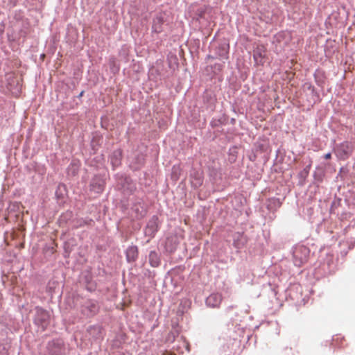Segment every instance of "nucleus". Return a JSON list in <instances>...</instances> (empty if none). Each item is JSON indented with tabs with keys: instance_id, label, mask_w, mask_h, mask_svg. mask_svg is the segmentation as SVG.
Returning <instances> with one entry per match:
<instances>
[{
	"instance_id": "nucleus-1",
	"label": "nucleus",
	"mask_w": 355,
	"mask_h": 355,
	"mask_svg": "<svg viewBox=\"0 0 355 355\" xmlns=\"http://www.w3.org/2000/svg\"><path fill=\"white\" fill-rule=\"evenodd\" d=\"M309 253V249L304 245L296 247L293 252L294 264L298 267L302 266L307 261Z\"/></svg>"
},
{
	"instance_id": "nucleus-2",
	"label": "nucleus",
	"mask_w": 355,
	"mask_h": 355,
	"mask_svg": "<svg viewBox=\"0 0 355 355\" xmlns=\"http://www.w3.org/2000/svg\"><path fill=\"white\" fill-rule=\"evenodd\" d=\"M35 322L42 331L45 330L49 323V313L42 308L37 307Z\"/></svg>"
},
{
	"instance_id": "nucleus-3",
	"label": "nucleus",
	"mask_w": 355,
	"mask_h": 355,
	"mask_svg": "<svg viewBox=\"0 0 355 355\" xmlns=\"http://www.w3.org/2000/svg\"><path fill=\"white\" fill-rule=\"evenodd\" d=\"M353 149L354 146L351 142L344 141L336 147L335 151L340 159H345L352 154Z\"/></svg>"
},
{
	"instance_id": "nucleus-4",
	"label": "nucleus",
	"mask_w": 355,
	"mask_h": 355,
	"mask_svg": "<svg viewBox=\"0 0 355 355\" xmlns=\"http://www.w3.org/2000/svg\"><path fill=\"white\" fill-rule=\"evenodd\" d=\"M98 309V305L95 301L87 300L83 304L81 311L86 316L91 317L96 314Z\"/></svg>"
},
{
	"instance_id": "nucleus-5",
	"label": "nucleus",
	"mask_w": 355,
	"mask_h": 355,
	"mask_svg": "<svg viewBox=\"0 0 355 355\" xmlns=\"http://www.w3.org/2000/svg\"><path fill=\"white\" fill-rule=\"evenodd\" d=\"M48 350L51 355H64L65 347L60 340H53L48 344Z\"/></svg>"
},
{
	"instance_id": "nucleus-6",
	"label": "nucleus",
	"mask_w": 355,
	"mask_h": 355,
	"mask_svg": "<svg viewBox=\"0 0 355 355\" xmlns=\"http://www.w3.org/2000/svg\"><path fill=\"white\" fill-rule=\"evenodd\" d=\"M104 184V180L101 177L95 176L90 184L91 190L96 193H100L103 191Z\"/></svg>"
},
{
	"instance_id": "nucleus-7",
	"label": "nucleus",
	"mask_w": 355,
	"mask_h": 355,
	"mask_svg": "<svg viewBox=\"0 0 355 355\" xmlns=\"http://www.w3.org/2000/svg\"><path fill=\"white\" fill-rule=\"evenodd\" d=\"M158 228V218L153 216L148 223L145 230V234L148 236H153L155 233L157 231Z\"/></svg>"
},
{
	"instance_id": "nucleus-8",
	"label": "nucleus",
	"mask_w": 355,
	"mask_h": 355,
	"mask_svg": "<svg viewBox=\"0 0 355 355\" xmlns=\"http://www.w3.org/2000/svg\"><path fill=\"white\" fill-rule=\"evenodd\" d=\"M222 301V295L219 293H214L210 295L206 300V303L211 307L218 306Z\"/></svg>"
},
{
	"instance_id": "nucleus-9",
	"label": "nucleus",
	"mask_w": 355,
	"mask_h": 355,
	"mask_svg": "<svg viewBox=\"0 0 355 355\" xmlns=\"http://www.w3.org/2000/svg\"><path fill=\"white\" fill-rule=\"evenodd\" d=\"M138 255V250L136 246H130L126 251V257L128 261H134Z\"/></svg>"
},
{
	"instance_id": "nucleus-10",
	"label": "nucleus",
	"mask_w": 355,
	"mask_h": 355,
	"mask_svg": "<svg viewBox=\"0 0 355 355\" xmlns=\"http://www.w3.org/2000/svg\"><path fill=\"white\" fill-rule=\"evenodd\" d=\"M122 153L121 150H114L111 156V163L113 166H118L121 164Z\"/></svg>"
},
{
	"instance_id": "nucleus-11",
	"label": "nucleus",
	"mask_w": 355,
	"mask_h": 355,
	"mask_svg": "<svg viewBox=\"0 0 355 355\" xmlns=\"http://www.w3.org/2000/svg\"><path fill=\"white\" fill-rule=\"evenodd\" d=\"M149 261L152 266L156 267L159 265L157 254L155 252H151L149 254Z\"/></svg>"
},
{
	"instance_id": "nucleus-12",
	"label": "nucleus",
	"mask_w": 355,
	"mask_h": 355,
	"mask_svg": "<svg viewBox=\"0 0 355 355\" xmlns=\"http://www.w3.org/2000/svg\"><path fill=\"white\" fill-rule=\"evenodd\" d=\"M162 21L160 18H157L153 23V28L156 33H160L162 31Z\"/></svg>"
},
{
	"instance_id": "nucleus-13",
	"label": "nucleus",
	"mask_w": 355,
	"mask_h": 355,
	"mask_svg": "<svg viewBox=\"0 0 355 355\" xmlns=\"http://www.w3.org/2000/svg\"><path fill=\"white\" fill-rule=\"evenodd\" d=\"M227 51L226 49H223L222 51L219 53V56L221 58H227Z\"/></svg>"
},
{
	"instance_id": "nucleus-14",
	"label": "nucleus",
	"mask_w": 355,
	"mask_h": 355,
	"mask_svg": "<svg viewBox=\"0 0 355 355\" xmlns=\"http://www.w3.org/2000/svg\"><path fill=\"white\" fill-rule=\"evenodd\" d=\"M196 183L193 182V184L196 187H198V186L200 185V184H202V179H201V178H200V177H199V178H196Z\"/></svg>"
},
{
	"instance_id": "nucleus-15",
	"label": "nucleus",
	"mask_w": 355,
	"mask_h": 355,
	"mask_svg": "<svg viewBox=\"0 0 355 355\" xmlns=\"http://www.w3.org/2000/svg\"><path fill=\"white\" fill-rule=\"evenodd\" d=\"M324 157L326 159H329L331 157V154L330 153H328L324 155Z\"/></svg>"
},
{
	"instance_id": "nucleus-16",
	"label": "nucleus",
	"mask_w": 355,
	"mask_h": 355,
	"mask_svg": "<svg viewBox=\"0 0 355 355\" xmlns=\"http://www.w3.org/2000/svg\"><path fill=\"white\" fill-rule=\"evenodd\" d=\"M170 241H171V239H167V241H166V247H167V248H168V244H169Z\"/></svg>"
},
{
	"instance_id": "nucleus-17",
	"label": "nucleus",
	"mask_w": 355,
	"mask_h": 355,
	"mask_svg": "<svg viewBox=\"0 0 355 355\" xmlns=\"http://www.w3.org/2000/svg\"><path fill=\"white\" fill-rule=\"evenodd\" d=\"M254 57L255 59L257 58V53H256L254 54Z\"/></svg>"
}]
</instances>
